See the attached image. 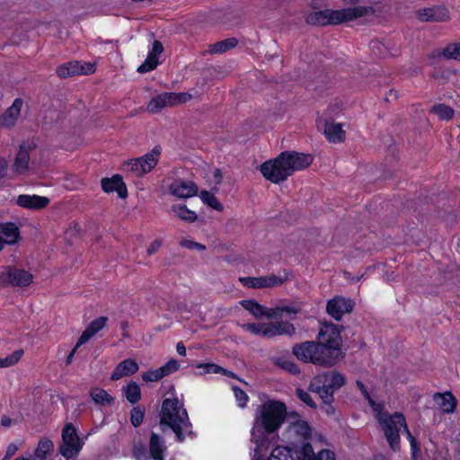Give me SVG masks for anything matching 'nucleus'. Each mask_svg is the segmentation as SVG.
Here are the masks:
<instances>
[{
	"instance_id": "nucleus-60",
	"label": "nucleus",
	"mask_w": 460,
	"mask_h": 460,
	"mask_svg": "<svg viewBox=\"0 0 460 460\" xmlns=\"http://www.w3.org/2000/svg\"><path fill=\"white\" fill-rule=\"evenodd\" d=\"M391 98L397 99V93L394 90H390L388 94L385 97L386 101H389Z\"/></svg>"
},
{
	"instance_id": "nucleus-31",
	"label": "nucleus",
	"mask_w": 460,
	"mask_h": 460,
	"mask_svg": "<svg viewBox=\"0 0 460 460\" xmlns=\"http://www.w3.org/2000/svg\"><path fill=\"white\" fill-rule=\"evenodd\" d=\"M161 146H155L150 152L144 155L141 157H138L140 164L143 168H141L142 172L146 173L150 172L157 164L158 157L161 154Z\"/></svg>"
},
{
	"instance_id": "nucleus-9",
	"label": "nucleus",
	"mask_w": 460,
	"mask_h": 460,
	"mask_svg": "<svg viewBox=\"0 0 460 460\" xmlns=\"http://www.w3.org/2000/svg\"><path fill=\"white\" fill-rule=\"evenodd\" d=\"M83 445L75 426L72 423L66 424L62 430V443L58 447L61 456L66 459L74 458L79 454Z\"/></svg>"
},
{
	"instance_id": "nucleus-64",
	"label": "nucleus",
	"mask_w": 460,
	"mask_h": 460,
	"mask_svg": "<svg viewBox=\"0 0 460 460\" xmlns=\"http://www.w3.org/2000/svg\"><path fill=\"white\" fill-rule=\"evenodd\" d=\"M290 366H291L290 371H293V369H294V372H296V367L295 364L290 363Z\"/></svg>"
},
{
	"instance_id": "nucleus-10",
	"label": "nucleus",
	"mask_w": 460,
	"mask_h": 460,
	"mask_svg": "<svg viewBox=\"0 0 460 460\" xmlns=\"http://www.w3.org/2000/svg\"><path fill=\"white\" fill-rule=\"evenodd\" d=\"M190 99L191 94L187 93H163L151 99L146 110L151 113H157L165 107L184 103Z\"/></svg>"
},
{
	"instance_id": "nucleus-26",
	"label": "nucleus",
	"mask_w": 460,
	"mask_h": 460,
	"mask_svg": "<svg viewBox=\"0 0 460 460\" xmlns=\"http://www.w3.org/2000/svg\"><path fill=\"white\" fill-rule=\"evenodd\" d=\"M167 447L163 437L152 432L149 439V454L154 460H164Z\"/></svg>"
},
{
	"instance_id": "nucleus-49",
	"label": "nucleus",
	"mask_w": 460,
	"mask_h": 460,
	"mask_svg": "<svg viewBox=\"0 0 460 460\" xmlns=\"http://www.w3.org/2000/svg\"><path fill=\"white\" fill-rule=\"evenodd\" d=\"M179 363L175 359H170L166 364L161 367L164 376H168L179 369Z\"/></svg>"
},
{
	"instance_id": "nucleus-30",
	"label": "nucleus",
	"mask_w": 460,
	"mask_h": 460,
	"mask_svg": "<svg viewBox=\"0 0 460 460\" xmlns=\"http://www.w3.org/2000/svg\"><path fill=\"white\" fill-rule=\"evenodd\" d=\"M439 408L446 413H452L456 408V399L452 393L447 392L445 394L435 393L433 395Z\"/></svg>"
},
{
	"instance_id": "nucleus-44",
	"label": "nucleus",
	"mask_w": 460,
	"mask_h": 460,
	"mask_svg": "<svg viewBox=\"0 0 460 460\" xmlns=\"http://www.w3.org/2000/svg\"><path fill=\"white\" fill-rule=\"evenodd\" d=\"M145 417V411L142 410L140 407H134L130 411V422L133 427L137 428L139 427Z\"/></svg>"
},
{
	"instance_id": "nucleus-36",
	"label": "nucleus",
	"mask_w": 460,
	"mask_h": 460,
	"mask_svg": "<svg viewBox=\"0 0 460 460\" xmlns=\"http://www.w3.org/2000/svg\"><path fill=\"white\" fill-rule=\"evenodd\" d=\"M90 395L97 404L109 405L113 402V398L105 390L101 388L93 389Z\"/></svg>"
},
{
	"instance_id": "nucleus-57",
	"label": "nucleus",
	"mask_w": 460,
	"mask_h": 460,
	"mask_svg": "<svg viewBox=\"0 0 460 460\" xmlns=\"http://www.w3.org/2000/svg\"><path fill=\"white\" fill-rule=\"evenodd\" d=\"M79 347H76V345L75 346V348L72 349V351L67 355L66 358V365H70L72 363V360H73V358H74V355L76 351V349H78Z\"/></svg>"
},
{
	"instance_id": "nucleus-25",
	"label": "nucleus",
	"mask_w": 460,
	"mask_h": 460,
	"mask_svg": "<svg viewBox=\"0 0 460 460\" xmlns=\"http://www.w3.org/2000/svg\"><path fill=\"white\" fill-rule=\"evenodd\" d=\"M268 330L266 335L268 338H272L277 335L292 336L296 332V328L293 323L286 321L270 322L267 323Z\"/></svg>"
},
{
	"instance_id": "nucleus-6",
	"label": "nucleus",
	"mask_w": 460,
	"mask_h": 460,
	"mask_svg": "<svg viewBox=\"0 0 460 460\" xmlns=\"http://www.w3.org/2000/svg\"><path fill=\"white\" fill-rule=\"evenodd\" d=\"M312 429L305 420H297L291 423L287 429V436L289 440L288 447H276L274 449H286L290 456L288 460H295L296 456L304 457L313 453L311 445Z\"/></svg>"
},
{
	"instance_id": "nucleus-62",
	"label": "nucleus",
	"mask_w": 460,
	"mask_h": 460,
	"mask_svg": "<svg viewBox=\"0 0 460 460\" xmlns=\"http://www.w3.org/2000/svg\"><path fill=\"white\" fill-rule=\"evenodd\" d=\"M373 460H387V459L382 455H377L373 457Z\"/></svg>"
},
{
	"instance_id": "nucleus-58",
	"label": "nucleus",
	"mask_w": 460,
	"mask_h": 460,
	"mask_svg": "<svg viewBox=\"0 0 460 460\" xmlns=\"http://www.w3.org/2000/svg\"><path fill=\"white\" fill-rule=\"evenodd\" d=\"M11 423H12L11 418H9L8 416H5V415L2 416V418H1V425L2 426L7 428V427H10Z\"/></svg>"
},
{
	"instance_id": "nucleus-39",
	"label": "nucleus",
	"mask_w": 460,
	"mask_h": 460,
	"mask_svg": "<svg viewBox=\"0 0 460 460\" xmlns=\"http://www.w3.org/2000/svg\"><path fill=\"white\" fill-rule=\"evenodd\" d=\"M200 199L204 203L217 211H221L223 209L222 204L218 201L216 196L208 190H202L200 192Z\"/></svg>"
},
{
	"instance_id": "nucleus-38",
	"label": "nucleus",
	"mask_w": 460,
	"mask_h": 460,
	"mask_svg": "<svg viewBox=\"0 0 460 460\" xmlns=\"http://www.w3.org/2000/svg\"><path fill=\"white\" fill-rule=\"evenodd\" d=\"M240 326L243 331L249 332L254 335L268 338V335H266L268 330L267 323H242Z\"/></svg>"
},
{
	"instance_id": "nucleus-4",
	"label": "nucleus",
	"mask_w": 460,
	"mask_h": 460,
	"mask_svg": "<svg viewBox=\"0 0 460 460\" xmlns=\"http://www.w3.org/2000/svg\"><path fill=\"white\" fill-rule=\"evenodd\" d=\"M293 354L305 363L331 367L344 358L341 348L324 345L314 341L296 344L292 348Z\"/></svg>"
},
{
	"instance_id": "nucleus-32",
	"label": "nucleus",
	"mask_w": 460,
	"mask_h": 460,
	"mask_svg": "<svg viewBox=\"0 0 460 460\" xmlns=\"http://www.w3.org/2000/svg\"><path fill=\"white\" fill-rule=\"evenodd\" d=\"M240 304L256 318H261L262 316H266L268 318L274 317V311L272 309L267 310L255 300H243Z\"/></svg>"
},
{
	"instance_id": "nucleus-11",
	"label": "nucleus",
	"mask_w": 460,
	"mask_h": 460,
	"mask_svg": "<svg viewBox=\"0 0 460 460\" xmlns=\"http://www.w3.org/2000/svg\"><path fill=\"white\" fill-rule=\"evenodd\" d=\"M32 281V275L28 271L14 267H5L0 272V286L27 287Z\"/></svg>"
},
{
	"instance_id": "nucleus-20",
	"label": "nucleus",
	"mask_w": 460,
	"mask_h": 460,
	"mask_svg": "<svg viewBox=\"0 0 460 460\" xmlns=\"http://www.w3.org/2000/svg\"><path fill=\"white\" fill-rule=\"evenodd\" d=\"M102 189L107 193L117 191L118 196L122 199L128 196L127 187L119 174H115L111 178H103Z\"/></svg>"
},
{
	"instance_id": "nucleus-35",
	"label": "nucleus",
	"mask_w": 460,
	"mask_h": 460,
	"mask_svg": "<svg viewBox=\"0 0 460 460\" xmlns=\"http://www.w3.org/2000/svg\"><path fill=\"white\" fill-rule=\"evenodd\" d=\"M125 396L130 403L137 402L141 398V392L136 382H130L123 388Z\"/></svg>"
},
{
	"instance_id": "nucleus-19",
	"label": "nucleus",
	"mask_w": 460,
	"mask_h": 460,
	"mask_svg": "<svg viewBox=\"0 0 460 460\" xmlns=\"http://www.w3.org/2000/svg\"><path fill=\"white\" fill-rule=\"evenodd\" d=\"M22 104L23 102L22 99H15L5 112L0 115V126L6 128L13 127L20 116Z\"/></svg>"
},
{
	"instance_id": "nucleus-56",
	"label": "nucleus",
	"mask_w": 460,
	"mask_h": 460,
	"mask_svg": "<svg viewBox=\"0 0 460 460\" xmlns=\"http://www.w3.org/2000/svg\"><path fill=\"white\" fill-rule=\"evenodd\" d=\"M214 179H215V181L217 184H220L222 182L223 176H222L221 171L219 169L215 170Z\"/></svg>"
},
{
	"instance_id": "nucleus-47",
	"label": "nucleus",
	"mask_w": 460,
	"mask_h": 460,
	"mask_svg": "<svg viewBox=\"0 0 460 460\" xmlns=\"http://www.w3.org/2000/svg\"><path fill=\"white\" fill-rule=\"evenodd\" d=\"M133 456L136 460H149L150 454H147L146 448L143 444H137L133 447Z\"/></svg>"
},
{
	"instance_id": "nucleus-41",
	"label": "nucleus",
	"mask_w": 460,
	"mask_h": 460,
	"mask_svg": "<svg viewBox=\"0 0 460 460\" xmlns=\"http://www.w3.org/2000/svg\"><path fill=\"white\" fill-rule=\"evenodd\" d=\"M444 58L460 60V42L448 44L442 52Z\"/></svg>"
},
{
	"instance_id": "nucleus-1",
	"label": "nucleus",
	"mask_w": 460,
	"mask_h": 460,
	"mask_svg": "<svg viewBox=\"0 0 460 460\" xmlns=\"http://www.w3.org/2000/svg\"><path fill=\"white\" fill-rule=\"evenodd\" d=\"M286 404L280 401L268 400L255 411L251 441L255 444L254 457L267 447V435L277 432L287 418Z\"/></svg>"
},
{
	"instance_id": "nucleus-5",
	"label": "nucleus",
	"mask_w": 460,
	"mask_h": 460,
	"mask_svg": "<svg viewBox=\"0 0 460 460\" xmlns=\"http://www.w3.org/2000/svg\"><path fill=\"white\" fill-rule=\"evenodd\" d=\"M345 384V376L332 370L315 376L309 384L308 391L317 394L323 400V410L328 415H332L335 411L332 404L334 401L333 394Z\"/></svg>"
},
{
	"instance_id": "nucleus-63",
	"label": "nucleus",
	"mask_w": 460,
	"mask_h": 460,
	"mask_svg": "<svg viewBox=\"0 0 460 460\" xmlns=\"http://www.w3.org/2000/svg\"><path fill=\"white\" fill-rule=\"evenodd\" d=\"M379 46H380V43H379V42H377V41H372V42H371V47H372V49H374L375 48H379Z\"/></svg>"
},
{
	"instance_id": "nucleus-46",
	"label": "nucleus",
	"mask_w": 460,
	"mask_h": 460,
	"mask_svg": "<svg viewBox=\"0 0 460 460\" xmlns=\"http://www.w3.org/2000/svg\"><path fill=\"white\" fill-rule=\"evenodd\" d=\"M296 394L301 402H303L305 404H306L310 408H312V409L316 408V403L314 402V401L313 400V398L311 397L310 394L307 391H305L301 388H296Z\"/></svg>"
},
{
	"instance_id": "nucleus-27",
	"label": "nucleus",
	"mask_w": 460,
	"mask_h": 460,
	"mask_svg": "<svg viewBox=\"0 0 460 460\" xmlns=\"http://www.w3.org/2000/svg\"><path fill=\"white\" fill-rule=\"evenodd\" d=\"M138 365L134 359H125L121 361L112 372L111 380H119L123 376H131L137 372Z\"/></svg>"
},
{
	"instance_id": "nucleus-2",
	"label": "nucleus",
	"mask_w": 460,
	"mask_h": 460,
	"mask_svg": "<svg viewBox=\"0 0 460 460\" xmlns=\"http://www.w3.org/2000/svg\"><path fill=\"white\" fill-rule=\"evenodd\" d=\"M312 162L313 157L310 155L285 151L275 159L264 162L260 171L268 181L279 183L287 180L294 172L306 168Z\"/></svg>"
},
{
	"instance_id": "nucleus-45",
	"label": "nucleus",
	"mask_w": 460,
	"mask_h": 460,
	"mask_svg": "<svg viewBox=\"0 0 460 460\" xmlns=\"http://www.w3.org/2000/svg\"><path fill=\"white\" fill-rule=\"evenodd\" d=\"M233 392L240 408H244L249 401L247 394L238 386H233Z\"/></svg>"
},
{
	"instance_id": "nucleus-51",
	"label": "nucleus",
	"mask_w": 460,
	"mask_h": 460,
	"mask_svg": "<svg viewBox=\"0 0 460 460\" xmlns=\"http://www.w3.org/2000/svg\"><path fill=\"white\" fill-rule=\"evenodd\" d=\"M162 246V241L161 240H155L151 243V244L149 245V247L147 248V254L148 255H152L154 253H155L159 248Z\"/></svg>"
},
{
	"instance_id": "nucleus-33",
	"label": "nucleus",
	"mask_w": 460,
	"mask_h": 460,
	"mask_svg": "<svg viewBox=\"0 0 460 460\" xmlns=\"http://www.w3.org/2000/svg\"><path fill=\"white\" fill-rule=\"evenodd\" d=\"M171 211L180 219L188 223H193L198 218L197 214L194 211L189 209L187 206L183 204L172 206Z\"/></svg>"
},
{
	"instance_id": "nucleus-24",
	"label": "nucleus",
	"mask_w": 460,
	"mask_h": 460,
	"mask_svg": "<svg viewBox=\"0 0 460 460\" xmlns=\"http://www.w3.org/2000/svg\"><path fill=\"white\" fill-rule=\"evenodd\" d=\"M163 51H164L163 44L158 40H155L153 43L152 50L148 53V56L146 58V59L145 60V62L138 66L137 72L144 74V73L149 72L151 70H154L158 65L157 57Z\"/></svg>"
},
{
	"instance_id": "nucleus-3",
	"label": "nucleus",
	"mask_w": 460,
	"mask_h": 460,
	"mask_svg": "<svg viewBox=\"0 0 460 460\" xmlns=\"http://www.w3.org/2000/svg\"><path fill=\"white\" fill-rule=\"evenodd\" d=\"M159 416L160 425L169 427L174 432L177 442H183L187 437H195L188 412L178 398H165Z\"/></svg>"
},
{
	"instance_id": "nucleus-61",
	"label": "nucleus",
	"mask_w": 460,
	"mask_h": 460,
	"mask_svg": "<svg viewBox=\"0 0 460 460\" xmlns=\"http://www.w3.org/2000/svg\"><path fill=\"white\" fill-rule=\"evenodd\" d=\"M282 310L287 312L288 314H296V311L292 307H284Z\"/></svg>"
},
{
	"instance_id": "nucleus-55",
	"label": "nucleus",
	"mask_w": 460,
	"mask_h": 460,
	"mask_svg": "<svg viewBox=\"0 0 460 460\" xmlns=\"http://www.w3.org/2000/svg\"><path fill=\"white\" fill-rule=\"evenodd\" d=\"M176 350H177V352H178L180 355H181V356H185V354H186V348H185V346H184V344H183V342H182V341H179V342L177 343V345H176Z\"/></svg>"
},
{
	"instance_id": "nucleus-29",
	"label": "nucleus",
	"mask_w": 460,
	"mask_h": 460,
	"mask_svg": "<svg viewBox=\"0 0 460 460\" xmlns=\"http://www.w3.org/2000/svg\"><path fill=\"white\" fill-rule=\"evenodd\" d=\"M0 236L5 244H13L20 238V230L13 222L0 223Z\"/></svg>"
},
{
	"instance_id": "nucleus-16",
	"label": "nucleus",
	"mask_w": 460,
	"mask_h": 460,
	"mask_svg": "<svg viewBox=\"0 0 460 460\" xmlns=\"http://www.w3.org/2000/svg\"><path fill=\"white\" fill-rule=\"evenodd\" d=\"M417 16L421 22H441L449 19V12L444 6H434L418 10Z\"/></svg>"
},
{
	"instance_id": "nucleus-7",
	"label": "nucleus",
	"mask_w": 460,
	"mask_h": 460,
	"mask_svg": "<svg viewBox=\"0 0 460 460\" xmlns=\"http://www.w3.org/2000/svg\"><path fill=\"white\" fill-rule=\"evenodd\" d=\"M378 421L382 426L385 438L389 443L390 447L396 451L400 447V430L403 428L411 447L412 459L417 460V452L420 451L417 440L410 432L404 416L400 412H395L393 415L388 413L380 414Z\"/></svg>"
},
{
	"instance_id": "nucleus-54",
	"label": "nucleus",
	"mask_w": 460,
	"mask_h": 460,
	"mask_svg": "<svg viewBox=\"0 0 460 460\" xmlns=\"http://www.w3.org/2000/svg\"><path fill=\"white\" fill-rule=\"evenodd\" d=\"M7 172V163L4 159L0 158V179L4 178Z\"/></svg>"
},
{
	"instance_id": "nucleus-40",
	"label": "nucleus",
	"mask_w": 460,
	"mask_h": 460,
	"mask_svg": "<svg viewBox=\"0 0 460 460\" xmlns=\"http://www.w3.org/2000/svg\"><path fill=\"white\" fill-rule=\"evenodd\" d=\"M23 354V350L18 349L4 358H0V367H9L16 364Z\"/></svg>"
},
{
	"instance_id": "nucleus-13",
	"label": "nucleus",
	"mask_w": 460,
	"mask_h": 460,
	"mask_svg": "<svg viewBox=\"0 0 460 460\" xmlns=\"http://www.w3.org/2000/svg\"><path fill=\"white\" fill-rule=\"evenodd\" d=\"M353 307L354 302L350 298L338 296L327 302L326 311L334 320L340 321L345 314L350 313Z\"/></svg>"
},
{
	"instance_id": "nucleus-12",
	"label": "nucleus",
	"mask_w": 460,
	"mask_h": 460,
	"mask_svg": "<svg viewBox=\"0 0 460 460\" xmlns=\"http://www.w3.org/2000/svg\"><path fill=\"white\" fill-rule=\"evenodd\" d=\"M94 71L93 64L75 60L60 65L56 72L59 77L66 78L77 75H90L94 73Z\"/></svg>"
},
{
	"instance_id": "nucleus-50",
	"label": "nucleus",
	"mask_w": 460,
	"mask_h": 460,
	"mask_svg": "<svg viewBox=\"0 0 460 460\" xmlns=\"http://www.w3.org/2000/svg\"><path fill=\"white\" fill-rule=\"evenodd\" d=\"M180 244L181 246L190 250L196 249L199 251H204L206 249L205 245L190 240H182Z\"/></svg>"
},
{
	"instance_id": "nucleus-14",
	"label": "nucleus",
	"mask_w": 460,
	"mask_h": 460,
	"mask_svg": "<svg viewBox=\"0 0 460 460\" xmlns=\"http://www.w3.org/2000/svg\"><path fill=\"white\" fill-rule=\"evenodd\" d=\"M316 342L335 348H341V336L340 329L334 323H323L318 333Z\"/></svg>"
},
{
	"instance_id": "nucleus-52",
	"label": "nucleus",
	"mask_w": 460,
	"mask_h": 460,
	"mask_svg": "<svg viewBox=\"0 0 460 460\" xmlns=\"http://www.w3.org/2000/svg\"><path fill=\"white\" fill-rule=\"evenodd\" d=\"M357 385L359 388V390L361 391V393L364 395V397L368 400V402H369V403L371 405H373L374 404V401L370 397V395H369L368 392L367 391L364 384L362 382H360V381H357Z\"/></svg>"
},
{
	"instance_id": "nucleus-15",
	"label": "nucleus",
	"mask_w": 460,
	"mask_h": 460,
	"mask_svg": "<svg viewBox=\"0 0 460 460\" xmlns=\"http://www.w3.org/2000/svg\"><path fill=\"white\" fill-rule=\"evenodd\" d=\"M35 148L36 144L33 140H26L21 144L13 164L15 172L23 173L28 170L30 153L35 150Z\"/></svg>"
},
{
	"instance_id": "nucleus-17",
	"label": "nucleus",
	"mask_w": 460,
	"mask_h": 460,
	"mask_svg": "<svg viewBox=\"0 0 460 460\" xmlns=\"http://www.w3.org/2000/svg\"><path fill=\"white\" fill-rule=\"evenodd\" d=\"M170 193L179 199H187L197 195L199 188L191 181H175L169 187Z\"/></svg>"
},
{
	"instance_id": "nucleus-8",
	"label": "nucleus",
	"mask_w": 460,
	"mask_h": 460,
	"mask_svg": "<svg viewBox=\"0 0 460 460\" xmlns=\"http://www.w3.org/2000/svg\"><path fill=\"white\" fill-rule=\"evenodd\" d=\"M372 12L371 7L355 6L344 8L341 10L325 9L322 11L310 13L305 22L311 25L325 26L328 24H339L341 22L352 21L358 17H363Z\"/></svg>"
},
{
	"instance_id": "nucleus-37",
	"label": "nucleus",
	"mask_w": 460,
	"mask_h": 460,
	"mask_svg": "<svg viewBox=\"0 0 460 460\" xmlns=\"http://www.w3.org/2000/svg\"><path fill=\"white\" fill-rule=\"evenodd\" d=\"M430 112L438 116V118L442 120H449L454 116V110L446 104L439 103L433 105L430 109Z\"/></svg>"
},
{
	"instance_id": "nucleus-43",
	"label": "nucleus",
	"mask_w": 460,
	"mask_h": 460,
	"mask_svg": "<svg viewBox=\"0 0 460 460\" xmlns=\"http://www.w3.org/2000/svg\"><path fill=\"white\" fill-rule=\"evenodd\" d=\"M199 367L203 369V373H215V374L223 373L226 376H234V373L229 372V371L224 369L223 367H221L216 364H213V363L201 364L199 366Z\"/></svg>"
},
{
	"instance_id": "nucleus-28",
	"label": "nucleus",
	"mask_w": 460,
	"mask_h": 460,
	"mask_svg": "<svg viewBox=\"0 0 460 460\" xmlns=\"http://www.w3.org/2000/svg\"><path fill=\"white\" fill-rule=\"evenodd\" d=\"M323 132L330 142L341 143L345 140V131L340 123L326 120Z\"/></svg>"
},
{
	"instance_id": "nucleus-18",
	"label": "nucleus",
	"mask_w": 460,
	"mask_h": 460,
	"mask_svg": "<svg viewBox=\"0 0 460 460\" xmlns=\"http://www.w3.org/2000/svg\"><path fill=\"white\" fill-rule=\"evenodd\" d=\"M240 281L246 287L252 288H271L279 286L283 283L281 278L276 275H270L266 277H244L240 278Z\"/></svg>"
},
{
	"instance_id": "nucleus-42",
	"label": "nucleus",
	"mask_w": 460,
	"mask_h": 460,
	"mask_svg": "<svg viewBox=\"0 0 460 460\" xmlns=\"http://www.w3.org/2000/svg\"><path fill=\"white\" fill-rule=\"evenodd\" d=\"M141 165L142 164L137 158L131 159L124 164V170L132 172L137 177H139L145 174L141 170V168H143Z\"/></svg>"
},
{
	"instance_id": "nucleus-53",
	"label": "nucleus",
	"mask_w": 460,
	"mask_h": 460,
	"mask_svg": "<svg viewBox=\"0 0 460 460\" xmlns=\"http://www.w3.org/2000/svg\"><path fill=\"white\" fill-rule=\"evenodd\" d=\"M17 450H18V447L15 444H13V443L10 444L6 448L4 460L12 457L16 453Z\"/></svg>"
},
{
	"instance_id": "nucleus-48",
	"label": "nucleus",
	"mask_w": 460,
	"mask_h": 460,
	"mask_svg": "<svg viewBox=\"0 0 460 460\" xmlns=\"http://www.w3.org/2000/svg\"><path fill=\"white\" fill-rule=\"evenodd\" d=\"M164 376L161 367L154 371H147L142 375V378L146 382H156L162 379Z\"/></svg>"
},
{
	"instance_id": "nucleus-23",
	"label": "nucleus",
	"mask_w": 460,
	"mask_h": 460,
	"mask_svg": "<svg viewBox=\"0 0 460 460\" xmlns=\"http://www.w3.org/2000/svg\"><path fill=\"white\" fill-rule=\"evenodd\" d=\"M108 322V317L100 316L93 321H92L84 332L79 337L76 347H80L81 345L87 342L92 337H93L98 332L104 328Z\"/></svg>"
},
{
	"instance_id": "nucleus-22",
	"label": "nucleus",
	"mask_w": 460,
	"mask_h": 460,
	"mask_svg": "<svg viewBox=\"0 0 460 460\" xmlns=\"http://www.w3.org/2000/svg\"><path fill=\"white\" fill-rule=\"evenodd\" d=\"M16 203L22 208L41 209L49 205V199L43 196L22 194L18 196Z\"/></svg>"
},
{
	"instance_id": "nucleus-34",
	"label": "nucleus",
	"mask_w": 460,
	"mask_h": 460,
	"mask_svg": "<svg viewBox=\"0 0 460 460\" xmlns=\"http://www.w3.org/2000/svg\"><path fill=\"white\" fill-rule=\"evenodd\" d=\"M238 43L237 39L235 38H228L224 40L216 42L209 46V53L211 54H221L224 53L233 48H234Z\"/></svg>"
},
{
	"instance_id": "nucleus-59",
	"label": "nucleus",
	"mask_w": 460,
	"mask_h": 460,
	"mask_svg": "<svg viewBox=\"0 0 460 460\" xmlns=\"http://www.w3.org/2000/svg\"><path fill=\"white\" fill-rule=\"evenodd\" d=\"M128 327V321H122L120 323V329L122 330V336L125 338V337H128V334L127 332V329Z\"/></svg>"
},
{
	"instance_id": "nucleus-21",
	"label": "nucleus",
	"mask_w": 460,
	"mask_h": 460,
	"mask_svg": "<svg viewBox=\"0 0 460 460\" xmlns=\"http://www.w3.org/2000/svg\"><path fill=\"white\" fill-rule=\"evenodd\" d=\"M53 449V442L50 439L43 438L39 441L33 455H29L28 457L19 456L14 460H47Z\"/></svg>"
}]
</instances>
